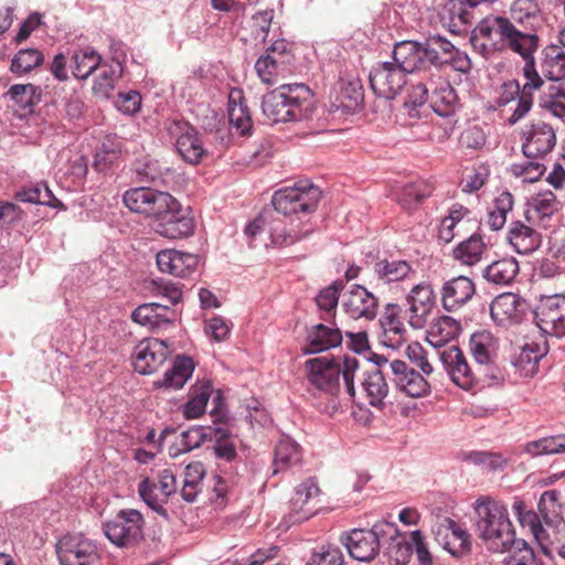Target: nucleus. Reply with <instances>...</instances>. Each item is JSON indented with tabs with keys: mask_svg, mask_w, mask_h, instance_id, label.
I'll use <instances>...</instances> for the list:
<instances>
[{
	"mask_svg": "<svg viewBox=\"0 0 565 565\" xmlns=\"http://www.w3.org/2000/svg\"><path fill=\"white\" fill-rule=\"evenodd\" d=\"M17 198L22 202L57 206L55 203L57 200L46 183H38L34 186L23 189L17 193Z\"/></svg>",
	"mask_w": 565,
	"mask_h": 565,
	"instance_id": "obj_60",
	"label": "nucleus"
},
{
	"mask_svg": "<svg viewBox=\"0 0 565 565\" xmlns=\"http://www.w3.org/2000/svg\"><path fill=\"white\" fill-rule=\"evenodd\" d=\"M343 554L337 546H322L311 555L306 565H343Z\"/></svg>",
	"mask_w": 565,
	"mask_h": 565,
	"instance_id": "obj_63",
	"label": "nucleus"
},
{
	"mask_svg": "<svg viewBox=\"0 0 565 565\" xmlns=\"http://www.w3.org/2000/svg\"><path fill=\"white\" fill-rule=\"evenodd\" d=\"M562 203L551 191L537 193L532 198L529 207L524 213L525 220L539 223L544 218L551 217L561 210Z\"/></svg>",
	"mask_w": 565,
	"mask_h": 565,
	"instance_id": "obj_34",
	"label": "nucleus"
},
{
	"mask_svg": "<svg viewBox=\"0 0 565 565\" xmlns=\"http://www.w3.org/2000/svg\"><path fill=\"white\" fill-rule=\"evenodd\" d=\"M262 110L274 124L302 121L313 114V94L305 84L281 85L263 96Z\"/></svg>",
	"mask_w": 565,
	"mask_h": 565,
	"instance_id": "obj_3",
	"label": "nucleus"
},
{
	"mask_svg": "<svg viewBox=\"0 0 565 565\" xmlns=\"http://www.w3.org/2000/svg\"><path fill=\"white\" fill-rule=\"evenodd\" d=\"M205 476V468L201 461L189 463L184 470L181 497L188 502H194L202 490V481Z\"/></svg>",
	"mask_w": 565,
	"mask_h": 565,
	"instance_id": "obj_51",
	"label": "nucleus"
},
{
	"mask_svg": "<svg viewBox=\"0 0 565 565\" xmlns=\"http://www.w3.org/2000/svg\"><path fill=\"white\" fill-rule=\"evenodd\" d=\"M341 284H332L322 289L316 297V303L320 311V318L328 321L335 316V309L339 301Z\"/></svg>",
	"mask_w": 565,
	"mask_h": 565,
	"instance_id": "obj_58",
	"label": "nucleus"
},
{
	"mask_svg": "<svg viewBox=\"0 0 565 565\" xmlns=\"http://www.w3.org/2000/svg\"><path fill=\"white\" fill-rule=\"evenodd\" d=\"M228 120L230 124L243 136L247 135L252 128L250 114L241 89H233L230 93Z\"/></svg>",
	"mask_w": 565,
	"mask_h": 565,
	"instance_id": "obj_38",
	"label": "nucleus"
},
{
	"mask_svg": "<svg viewBox=\"0 0 565 565\" xmlns=\"http://www.w3.org/2000/svg\"><path fill=\"white\" fill-rule=\"evenodd\" d=\"M512 510L522 526H529L534 539L539 543L542 536L545 534L546 525L542 524L540 516L533 510H527L526 505L521 500H515L512 504Z\"/></svg>",
	"mask_w": 565,
	"mask_h": 565,
	"instance_id": "obj_53",
	"label": "nucleus"
},
{
	"mask_svg": "<svg viewBox=\"0 0 565 565\" xmlns=\"http://www.w3.org/2000/svg\"><path fill=\"white\" fill-rule=\"evenodd\" d=\"M475 294L476 286L469 277H454L443 284L440 289L441 306L446 311H457L470 301Z\"/></svg>",
	"mask_w": 565,
	"mask_h": 565,
	"instance_id": "obj_23",
	"label": "nucleus"
},
{
	"mask_svg": "<svg viewBox=\"0 0 565 565\" xmlns=\"http://www.w3.org/2000/svg\"><path fill=\"white\" fill-rule=\"evenodd\" d=\"M537 327L547 334L565 335V294L541 296L534 310Z\"/></svg>",
	"mask_w": 565,
	"mask_h": 565,
	"instance_id": "obj_12",
	"label": "nucleus"
},
{
	"mask_svg": "<svg viewBox=\"0 0 565 565\" xmlns=\"http://www.w3.org/2000/svg\"><path fill=\"white\" fill-rule=\"evenodd\" d=\"M168 358V343L159 339L140 341L132 353L135 371L147 375L157 372Z\"/></svg>",
	"mask_w": 565,
	"mask_h": 565,
	"instance_id": "obj_15",
	"label": "nucleus"
},
{
	"mask_svg": "<svg viewBox=\"0 0 565 565\" xmlns=\"http://www.w3.org/2000/svg\"><path fill=\"white\" fill-rule=\"evenodd\" d=\"M430 104L434 111L443 117L450 116L455 110L457 104L456 92L440 75L436 76Z\"/></svg>",
	"mask_w": 565,
	"mask_h": 565,
	"instance_id": "obj_37",
	"label": "nucleus"
},
{
	"mask_svg": "<svg viewBox=\"0 0 565 565\" xmlns=\"http://www.w3.org/2000/svg\"><path fill=\"white\" fill-rule=\"evenodd\" d=\"M541 63L542 73L548 79L557 83L565 77V51L558 45H548L543 51Z\"/></svg>",
	"mask_w": 565,
	"mask_h": 565,
	"instance_id": "obj_42",
	"label": "nucleus"
},
{
	"mask_svg": "<svg viewBox=\"0 0 565 565\" xmlns=\"http://www.w3.org/2000/svg\"><path fill=\"white\" fill-rule=\"evenodd\" d=\"M362 391L369 401V404L374 407H381L383 399L388 394V384L385 379L384 371L379 366H370L362 373L360 380Z\"/></svg>",
	"mask_w": 565,
	"mask_h": 565,
	"instance_id": "obj_28",
	"label": "nucleus"
},
{
	"mask_svg": "<svg viewBox=\"0 0 565 565\" xmlns=\"http://www.w3.org/2000/svg\"><path fill=\"white\" fill-rule=\"evenodd\" d=\"M431 186L424 180L405 184L397 194V202L406 211L415 210L425 199L431 195Z\"/></svg>",
	"mask_w": 565,
	"mask_h": 565,
	"instance_id": "obj_48",
	"label": "nucleus"
},
{
	"mask_svg": "<svg viewBox=\"0 0 565 565\" xmlns=\"http://www.w3.org/2000/svg\"><path fill=\"white\" fill-rule=\"evenodd\" d=\"M537 344H525L513 361L515 372L521 377H532L539 371V361L541 359Z\"/></svg>",
	"mask_w": 565,
	"mask_h": 565,
	"instance_id": "obj_52",
	"label": "nucleus"
},
{
	"mask_svg": "<svg viewBox=\"0 0 565 565\" xmlns=\"http://www.w3.org/2000/svg\"><path fill=\"white\" fill-rule=\"evenodd\" d=\"M8 94L21 108L30 111L41 100V89L33 84L12 85Z\"/></svg>",
	"mask_w": 565,
	"mask_h": 565,
	"instance_id": "obj_57",
	"label": "nucleus"
},
{
	"mask_svg": "<svg viewBox=\"0 0 565 565\" xmlns=\"http://www.w3.org/2000/svg\"><path fill=\"white\" fill-rule=\"evenodd\" d=\"M424 45L415 41H402L393 50L394 64L403 72L414 73L428 70Z\"/></svg>",
	"mask_w": 565,
	"mask_h": 565,
	"instance_id": "obj_25",
	"label": "nucleus"
},
{
	"mask_svg": "<svg viewBox=\"0 0 565 565\" xmlns=\"http://www.w3.org/2000/svg\"><path fill=\"white\" fill-rule=\"evenodd\" d=\"M522 61L524 62L522 74L525 79L523 86L521 87L515 79L504 82L500 86L499 96L497 98L499 107L507 106L518 99L516 107L508 118L510 125L516 124L529 114L533 106L534 92L542 88L545 84L536 70L535 56H532V60L527 58Z\"/></svg>",
	"mask_w": 565,
	"mask_h": 565,
	"instance_id": "obj_6",
	"label": "nucleus"
},
{
	"mask_svg": "<svg viewBox=\"0 0 565 565\" xmlns=\"http://www.w3.org/2000/svg\"><path fill=\"white\" fill-rule=\"evenodd\" d=\"M460 331V322L449 316H440L430 324L427 331V341L433 347H444L455 340Z\"/></svg>",
	"mask_w": 565,
	"mask_h": 565,
	"instance_id": "obj_36",
	"label": "nucleus"
},
{
	"mask_svg": "<svg viewBox=\"0 0 565 565\" xmlns=\"http://www.w3.org/2000/svg\"><path fill=\"white\" fill-rule=\"evenodd\" d=\"M177 150L182 159L190 164H199L206 156L199 132L191 126L180 128V135L175 142Z\"/></svg>",
	"mask_w": 565,
	"mask_h": 565,
	"instance_id": "obj_31",
	"label": "nucleus"
},
{
	"mask_svg": "<svg viewBox=\"0 0 565 565\" xmlns=\"http://www.w3.org/2000/svg\"><path fill=\"white\" fill-rule=\"evenodd\" d=\"M539 513L545 523V534L539 542L546 556L557 553L565 559V521L562 516L563 505L559 502V492L547 490L542 493L539 501Z\"/></svg>",
	"mask_w": 565,
	"mask_h": 565,
	"instance_id": "obj_7",
	"label": "nucleus"
},
{
	"mask_svg": "<svg viewBox=\"0 0 565 565\" xmlns=\"http://www.w3.org/2000/svg\"><path fill=\"white\" fill-rule=\"evenodd\" d=\"M215 445L213 447L215 456L226 462H233L237 458L236 444L224 428L214 430Z\"/></svg>",
	"mask_w": 565,
	"mask_h": 565,
	"instance_id": "obj_61",
	"label": "nucleus"
},
{
	"mask_svg": "<svg viewBox=\"0 0 565 565\" xmlns=\"http://www.w3.org/2000/svg\"><path fill=\"white\" fill-rule=\"evenodd\" d=\"M369 79L373 92L385 99H394L407 84L406 73L390 62L376 64Z\"/></svg>",
	"mask_w": 565,
	"mask_h": 565,
	"instance_id": "obj_13",
	"label": "nucleus"
},
{
	"mask_svg": "<svg viewBox=\"0 0 565 565\" xmlns=\"http://www.w3.org/2000/svg\"><path fill=\"white\" fill-rule=\"evenodd\" d=\"M132 320L151 330L167 329L173 324L175 312L168 305L149 302L140 305L131 313Z\"/></svg>",
	"mask_w": 565,
	"mask_h": 565,
	"instance_id": "obj_27",
	"label": "nucleus"
},
{
	"mask_svg": "<svg viewBox=\"0 0 565 565\" xmlns=\"http://www.w3.org/2000/svg\"><path fill=\"white\" fill-rule=\"evenodd\" d=\"M392 382L396 388L411 397H422L429 393L430 385L415 369L402 360H393L390 363Z\"/></svg>",
	"mask_w": 565,
	"mask_h": 565,
	"instance_id": "obj_18",
	"label": "nucleus"
},
{
	"mask_svg": "<svg viewBox=\"0 0 565 565\" xmlns=\"http://www.w3.org/2000/svg\"><path fill=\"white\" fill-rule=\"evenodd\" d=\"M146 521L135 509H122L103 525L106 537L116 546L131 548L143 541Z\"/></svg>",
	"mask_w": 565,
	"mask_h": 565,
	"instance_id": "obj_9",
	"label": "nucleus"
},
{
	"mask_svg": "<svg viewBox=\"0 0 565 565\" xmlns=\"http://www.w3.org/2000/svg\"><path fill=\"white\" fill-rule=\"evenodd\" d=\"M301 458V449L298 444L289 438L280 439L274 454V473L300 463Z\"/></svg>",
	"mask_w": 565,
	"mask_h": 565,
	"instance_id": "obj_45",
	"label": "nucleus"
},
{
	"mask_svg": "<svg viewBox=\"0 0 565 565\" xmlns=\"http://www.w3.org/2000/svg\"><path fill=\"white\" fill-rule=\"evenodd\" d=\"M138 493L149 508L168 520V512L163 508V503L167 500L161 495L160 489L154 481L145 478L138 486Z\"/></svg>",
	"mask_w": 565,
	"mask_h": 565,
	"instance_id": "obj_55",
	"label": "nucleus"
},
{
	"mask_svg": "<svg viewBox=\"0 0 565 565\" xmlns=\"http://www.w3.org/2000/svg\"><path fill=\"white\" fill-rule=\"evenodd\" d=\"M211 392L212 383L210 381L195 383L190 390V399L183 407L184 417L188 419L200 417L205 411Z\"/></svg>",
	"mask_w": 565,
	"mask_h": 565,
	"instance_id": "obj_50",
	"label": "nucleus"
},
{
	"mask_svg": "<svg viewBox=\"0 0 565 565\" xmlns=\"http://www.w3.org/2000/svg\"><path fill=\"white\" fill-rule=\"evenodd\" d=\"M268 233L271 244L276 247L290 246L306 237L312 232L313 227L309 220H300L296 222L294 218L286 222L275 218L268 223Z\"/></svg>",
	"mask_w": 565,
	"mask_h": 565,
	"instance_id": "obj_21",
	"label": "nucleus"
},
{
	"mask_svg": "<svg viewBox=\"0 0 565 565\" xmlns=\"http://www.w3.org/2000/svg\"><path fill=\"white\" fill-rule=\"evenodd\" d=\"M439 355L447 373L456 385L463 390H470L475 385L477 374L457 345L446 348Z\"/></svg>",
	"mask_w": 565,
	"mask_h": 565,
	"instance_id": "obj_19",
	"label": "nucleus"
},
{
	"mask_svg": "<svg viewBox=\"0 0 565 565\" xmlns=\"http://www.w3.org/2000/svg\"><path fill=\"white\" fill-rule=\"evenodd\" d=\"M102 64V56L93 49L74 51L71 57L72 74L77 79L88 78Z\"/></svg>",
	"mask_w": 565,
	"mask_h": 565,
	"instance_id": "obj_43",
	"label": "nucleus"
},
{
	"mask_svg": "<svg viewBox=\"0 0 565 565\" xmlns=\"http://www.w3.org/2000/svg\"><path fill=\"white\" fill-rule=\"evenodd\" d=\"M513 545L514 552L505 559L504 565H534V551L524 540H518Z\"/></svg>",
	"mask_w": 565,
	"mask_h": 565,
	"instance_id": "obj_64",
	"label": "nucleus"
},
{
	"mask_svg": "<svg viewBox=\"0 0 565 565\" xmlns=\"http://www.w3.org/2000/svg\"><path fill=\"white\" fill-rule=\"evenodd\" d=\"M424 47L428 68L431 65L438 67L447 64L456 54L455 45L441 36L429 38Z\"/></svg>",
	"mask_w": 565,
	"mask_h": 565,
	"instance_id": "obj_46",
	"label": "nucleus"
},
{
	"mask_svg": "<svg viewBox=\"0 0 565 565\" xmlns=\"http://www.w3.org/2000/svg\"><path fill=\"white\" fill-rule=\"evenodd\" d=\"M194 371V362L191 358L178 355L172 366L166 371L163 379L153 383L156 387L166 390H179L184 386Z\"/></svg>",
	"mask_w": 565,
	"mask_h": 565,
	"instance_id": "obj_32",
	"label": "nucleus"
},
{
	"mask_svg": "<svg viewBox=\"0 0 565 565\" xmlns=\"http://www.w3.org/2000/svg\"><path fill=\"white\" fill-rule=\"evenodd\" d=\"M535 224L536 222L529 223L526 220L510 223L507 239L516 253L525 255L540 247L541 234L534 228Z\"/></svg>",
	"mask_w": 565,
	"mask_h": 565,
	"instance_id": "obj_26",
	"label": "nucleus"
},
{
	"mask_svg": "<svg viewBox=\"0 0 565 565\" xmlns=\"http://www.w3.org/2000/svg\"><path fill=\"white\" fill-rule=\"evenodd\" d=\"M44 62V55L36 49L20 50L11 61L10 71L17 75L30 73Z\"/></svg>",
	"mask_w": 565,
	"mask_h": 565,
	"instance_id": "obj_54",
	"label": "nucleus"
},
{
	"mask_svg": "<svg viewBox=\"0 0 565 565\" xmlns=\"http://www.w3.org/2000/svg\"><path fill=\"white\" fill-rule=\"evenodd\" d=\"M446 529L450 531L452 541L445 543V548L452 555H461L470 548V535L469 533L459 526L454 520L446 519Z\"/></svg>",
	"mask_w": 565,
	"mask_h": 565,
	"instance_id": "obj_59",
	"label": "nucleus"
},
{
	"mask_svg": "<svg viewBox=\"0 0 565 565\" xmlns=\"http://www.w3.org/2000/svg\"><path fill=\"white\" fill-rule=\"evenodd\" d=\"M286 65V58H273V55L266 54L256 61L255 70L263 83L273 85Z\"/></svg>",
	"mask_w": 565,
	"mask_h": 565,
	"instance_id": "obj_56",
	"label": "nucleus"
},
{
	"mask_svg": "<svg viewBox=\"0 0 565 565\" xmlns=\"http://www.w3.org/2000/svg\"><path fill=\"white\" fill-rule=\"evenodd\" d=\"M519 273V264L512 257L492 262L483 269V278L493 285L508 286Z\"/></svg>",
	"mask_w": 565,
	"mask_h": 565,
	"instance_id": "obj_39",
	"label": "nucleus"
},
{
	"mask_svg": "<svg viewBox=\"0 0 565 565\" xmlns=\"http://www.w3.org/2000/svg\"><path fill=\"white\" fill-rule=\"evenodd\" d=\"M540 106L565 122V83H551L540 99Z\"/></svg>",
	"mask_w": 565,
	"mask_h": 565,
	"instance_id": "obj_47",
	"label": "nucleus"
},
{
	"mask_svg": "<svg viewBox=\"0 0 565 565\" xmlns=\"http://www.w3.org/2000/svg\"><path fill=\"white\" fill-rule=\"evenodd\" d=\"M398 311L397 305H387L381 321L383 328L382 343L393 349L401 347L405 341V329L398 319Z\"/></svg>",
	"mask_w": 565,
	"mask_h": 565,
	"instance_id": "obj_35",
	"label": "nucleus"
},
{
	"mask_svg": "<svg viewBox=\"0 0 565 565\" xmlns=\"http://www.w3.org/2000/svg\"><path fill=\"white\" fill-rule=\"evenodd\" d=\"M386 534H390V544L387 555L395 565H405L409 562L413 554V543L406 535L399 534L396 526L391 523H384Z\"/></svg>",
	"mask_w": 565,
	"mask_h": 565,
	"instance_id": "obj_40",
	"label": "nucleus"
},
{
	"mask_svg": "<svg viewBox=\"0 0 565 565\" xmlns=\"http://www.w3.org/2000/svg\"><path fill=\"white\" fill-rule=\"evenodd\" d=\"M524 136L525 141L522 150L527 159L543 158L553 150L556 143V135L553 127L544 121L532 124L524 131Z\"/></svg>",
	"mask_w": 565,
	"mask_h": 565,
	"instance_id": "obj_20",
	"label": "nucleus"
},
{
	"mask_svg": "<svg viewBox=\"0 0 565 565\" xmlns=\"http://www.w3.org/2000/svg\"><path fill=\"white\" fill-rule=\"evenodd\" d=\"M469 349L475 361L481 367L488 369L495 361L499 341L487 330L478 331L471 335Z\"/></svg>",
	"mask_w": 565,
	"mask_h": 565,
	"instance_id": "obj_29",
	"label": "nucleus"
},
{
	"mask_svg": "<svg viewBox=\"0 0 565 565\" xmlns=\"http://www.w3.org/2000/svg\"><path fill=\"white\" fill-rule=\"evenodd\" d=\"M124 203L131 212L151 218L154 232L164 238L180 239L194 232L193 218L169 192L134 188L125 192Z\"/></svg>",
	"mask_w": 565,
	"mask_h": 565,
	"instance_id": "obj_2",
	"label": "nucleus"
},
{
	"mask_svg": "<svg viewBox=\"0 0 565 565\" xmlns=\"http://www.w3.org/2000/svg\"><path fill=\"white\" fill-rule=\"evenodd\" d=\"M412 273L411 264L403 259H382L374 264V274L384 284L404 280Z\"/></svg>",
	"mask_w": 565,
	"mask_h": 565,
	"instance_id": "obj_44",
	"label": "nucleus"
},
{
	"mask_svg": "<svg viewBox=\"0 0 565 565\" xmlns=\"http://www.w3.org/2000/svg\"><path fill=\"white\" fill-rule=\"evenodd\" d=\"M540 20L535 0H515L510 7V18L489 14L479 21L471 32L470 43L487 60L508 51L522 60H532L541 46Z\"/></svg>",
	"mask_w": 565,
	"mask_h": 565,
	"instance_id": "obj_1",
	"label": "nucleus"
},
{
	"mask_svg": "<svg viewBox=\"0 0 565 565\" xmlns=\"http://www.w3.org/2000/svg\"><path fill=\"white\" fill-rule=\"evenodd\" d=\"M341 307L345 315L353 320L363 319L365 321H372L377 316L379 299L365 287L352 285L351 288L342 295Z\"/></svg>",
	"mask_w": 565,
	"mask_h": 565,
	"instance_id": "obj_14",
	"label": "nucleus"
},
{
	"mask_svg": "<svg viewBox=\"0 0 565 565\" xmlns=\"http://www.w3.org/2000/svg\"><path fill=\"white\" fill-rule=\"evenodd\" d=\"M406 301L409 307L408 323L414 329L424 328L436 305L433 287L429 284H418L414 286Z\"/></svg>",
	"mask_w": 565,
	"mask_h": 565,
	"instance_id": "obj_17",
	"label": "nucleus"
},
{
	"mask_svg": "<svg viewBox=\"0 0 565 565\" xmlns=\"http://www.w3.org/2000/svg\"><path fill=\"white\" fill-rule=\"evenodd\" d=\"M487 250L488 247L482 237L475 234L452 249V257L461 265L473 266L482 259Z\"/></svg>",
	"mask_w": 565,
	"mask_h": 565,
	"instance_id": "obj_41",
	"label": "nucleus"
},
{
	"mask_svg": "<svg viewBox=\"0 0 565 565\" xmlns=\"http://www.w3.org/2000/svg\"><path fill=\"white\" fill-rule=\"evenodd\" d=\"M321 190L309 181H299L292 186L276 191L271 203L275 210L286 216L302 214L307 216L315 212L321 200Z\"/></svg>",
	"mask_w": 565,
	"mask_h": 565,
	"instance_id": "obj_8",
	"label": "nucleus"
},
{
	"mask_svg": "<svg viewBox=\"0 0 565 565\" xmlns=\"http://www.w3.org/2000/svg\"><path fill=\"white\" fill-rule=\"evenodd\" d=\"M320 493L315 478H308L295 488L289 501L290 515L295 522L308 520L317 512Z\"/></svg>",
	"mask_w": 565,
	"mask_h": 565,
	"instance_id": "obj_16",
	"label": "nucleus"
},
{
	"mask_svg": "<svg viewBox=\"0 0 565 565\" xmlns=\"http://www.w3.org/2000/svg\"><path fill=\"white\" fill-rule=\"evenodd\" d=\"M471 211L467 206L459 203L452 204L448 210V214L440 221L438 228L439 241L445 244L452 242L459 235L462 223L469 221Z\"/></svg>",
	"mask_w": 565,
	"mask_h": 565,
	"instance_id": "obj_33",
	"label": "nucleus"
},
{
	"mask_svg": "<svg viewBox=\"0 0 565 565\" xmlns=\"http://www.w3.org/2000/svg\"><path fill=\"white\" fill-rule=\"evenodd\" d=\"M476 534L487 550L504 553L513 546L515 532L507 508L492 498H480L475 503Z\"/></svg>",
	"mask_w": 565,
	"mask_h": 565,
	"instance_id": "obj_4",
	"label": "nucleus"
},
{
	"mask_svg": "<svg viewBox=\"0 0 565 565\" xmlns=\"http://www.w3.org/2000/svg\"><path fill=\"white\" fill-rule=\"evenodd\" d=\"M334 90L337 93L335 99L339 107L347 110H355L363 99L362 85L359 79H343L341 78Z\"/></svg>",
	"mask_w": 565,
	"mask_h": 565,
	"instance_id": "obj_49",
	"label": "nucleus"
},
{
	"mask_svg": "<svg viewBox=\"0 0 565 565\" xmlns=\"http://www.w3.org/2000/svg\"><path fill=\"white\" fill-rule=\"evenodd\" d=\"M56 553L61 565H95L99 559L96 544L81 533L60 539Z\"/></svg>",
	"mask_w": 565,
	"mask_h": 565,
	"instance_id": "obj_11",
	"label": "nucleus"
},
{
	"mask_svg": "<svg viewBox=\"0 0 565 565\" xmlns=\"http://www.w3.org/2000/svg\"><path fill=\"white\" fill-rule=\"evenodd\" d=\"M525 302L513 292H503L497 296L490 306L492 320L501 327L520 323L524 317Z\"/></svg>",
	"mask_w": 565,
	"mask_h": 565,
	"instance_id": "obj_22",
	"label": "nucleus"
},
{
	"mask_svg": "<svg viewBox=\"0 0 565 565\" xmlns=\"http://www.w3.org/2000/svg\"><path fill=\"white\" fill-rule=\"evenodd\" d=\"M386 534L384 524H375L372 529H353L341 536L350 556L359 562L369 563L380 552V539Z\"/></svg>",
	"mask_w": 565,
	"mask_h": 565,
	"instance_id": "obj_10",
	"label": "nucleus"
},
{
	"mask_svg": "<svg viewBox=\"0 0 565 565\" xmlns=\"http://www.w3.org/2000/svg\"><path fill=\"white\" fill-rule=\"evenodd\" d=\"M545 171L544 164L539 161H524L514 163L511 167V172L518 178H522L524 182H536Z\"/></svg>",
	"mask_w": 565,
	"mask_h": 565,
	"instance_id": "obj_62",
	"label": "nucleus"
},
{
	"mask_svg": "<svg viewBox=\"0 0 565 565\" xmlns=\"http://www.w3.org/2000/svg\"><path fill=\"white\" fill-rule=\"evenodd\" d=\"M308 382L319 392L334 396L340 390L342 375L347 393L355 397L354 376L360 370V361L355 356L344 355L342 363H335L327 358H315L306 361Z\"/></svg>",
	"mask_w": 565,
	"mask_h": 565,
	"instance_id": "obj_5",
	"label": "nucleus"
},
{
	"mask_svg": "<svg viewBox=\"0 0 565 565\" xmlns=\"http://www.w3.org/2000/svg\"><path fill=\"white\" fill-rule=\"evenodd\" d=\"M342 342V332L337 327L318 323L308 333L305 353L312 354L337 348Z\"/></svg>",
	"mask_w": 565,
	"mask_h": 565,
	"instance_id": "obj_30",
	"label": "nucleus"
},
{
	"mask_svg": "<svg viewBox=\"0 0 565 565\" xmlns=\"http://www.w3.org/2000/svg\"><path fill=\"white\" fill-rule=\"evenodd\" d=\"M158 268L162 273L185 278L192 275L199 266V257L194 254L175 249H164L157 254Z\"/></svg>",
	"mask_w": 565,
	"mask_h": 565,
	"instance_id": "obj_24",
	"label": "nucleus"
}]
</instances>
